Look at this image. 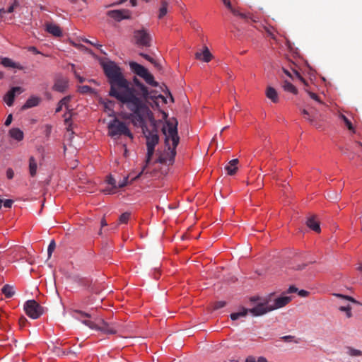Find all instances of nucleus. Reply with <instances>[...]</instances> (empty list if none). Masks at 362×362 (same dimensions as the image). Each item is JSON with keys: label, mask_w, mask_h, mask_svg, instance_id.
<instances>
[{"label": "nucleus", "mask_w": 362, "mask_h": 362, "mask_svg": "<svg viewBox=\"0 0 362 362\" xmlns=\"http://www.w3.org/2000/svg\"><path fill=\"white\" fill-rule=\"evenodd\" d=\"M112 83L110 95L125 105L127 108L132 112L129 119H132L135 127L141 128L146 139L147 153L145 165L141 171L132 178V181H134L145 173L146 167L151 160L155 147L159 141L158 129L155 124L153 112L146 104L134 95L133 90L128 88L127 81L117 78L112 81Z\"/></svg>", "instance_id": "1"}, {"label": "nucleus", "mask_w": 362, "mask_h": 362, "mask_svg": "<svg viewBox=\"0 0 362 362\" xmlns=\"http://www.w3.org/2000/svg\"><path fill=\"white\" fill-rule=\"evenodd\" d=\"M103 69L107 78V81L110 84V88L109 90V95L112 97L110 95V92L112 90V81L116 78H122L127 81V86L129 89L133 90L134 95L141 100L143 103L151 98L152 97L150 95V92L148 91V88L144 85L136 77H134L133 79V83L136 88L129 82L124 76L121 68L114 62L110 61L106 63H103L102 64Z\"/></svg>", "instance_id": "2"}, {"label": "nucleus", "mask_w": 362, "mask_h": 362, "mask_svg": "<svg viewBox=\"0 0 362 362\" xmlns=\"http://www.w3.org/2000/svg\"><path fill=\"white\" fill-rule=\"evenodd\" d=\"M166 126L162 131L165 135V145L166 150L159 156L158 161L160 163L172 164L174 162L176 156V148L180 141V137L177 133V121L172 118L166 121Z\"/></svg>", "instance_id": "3"}, {"label": "nucleus", "mask_w": 362, "mask_h": 362, "mask_svg": "<svg viewBox=\"0 0 362 362\" xmlns=\"http://www.w3.org/2000/svg\"><path fill=\"white\" fill-rule=\"evenodd\" d=\"M82 323L91 329L100 331L106 334H115L118 330L119 325L115 322L108 323L103 319H99L97 322L89 320H82Z\"/></svg>", "instance_id": "4"}, {"label": "nucleus", "mask_w": 362, "mask_h": 362, "mask_svg": "<svg viewBox=\"0 0 362 362\" xmlns=\"http://www.w3.org/2000/svg\"><path fill=\"white\" fill-rule=\"evenodd\" d=\"M108 135L114 139L119 138L121 136L124 135L130 139H133V134L127 127V124L118 119L115 118L107 125Z\"/></svg>", "instance_id": "5"}, {"label": "nucleus", "mask_w": 362, "mask_h": 362, "mask_svg": "<svg viewBox=\"0 0 362 362\" xmlns=\"http://www.w3.org/2000/svg\"><path fill=\"white\" fill-rule=\"evenodd\" d=\"M132 40L134 43L139 47L151 46L152 37L149 31L144 27L134 30Z\"/></svg>", "instance_id": "6"}, {"label": "nucleus", "mask_w": 362, "mask_h": 362, "mask_svg": "<svg viewBox=\"0 0 362 362\" xmlns=\"http://www.w3.org/2000/svg\"><path fill=\"white\" fill-rule=\"evenodd\" d=\"M27 315L33 319L39 318L43 313V308L35 300H27L24 305Z\"/></svg>", "instance_id": "7"}, {"label": "nucleus", "mask_w": 362, "mask_h": 362, "mask_svg": "<svg viewBox=\"0 0 362 362\" xmlns=\"http://www.w3.org/2000/svg\"><path fill=\"white\" fill-rule=\"evenodd\" d=\"M248 310L249 313L252 314L254 316L262 315L268 312L272 311V310H270V303L268 300L259 303L253 308Z\"/></svg>", "instance_id": "8"}, {"label": "nucleus", "mask_w": 362, "mask_h": 362, "mask_svg": "<svg viewBox=\"0 0 362 362\" xmlns=\"http://www.w3.org/2000/svg\"><path fill=\"white\" fill-rule=\"evenodd\" d=\"M107 15L118 22L131 18V12L127 9L111 10L107 11Z\"/></svg>", "instance_id": "9"}, {"label": "nucleus", "mask_w": 362, "mask_h": 362, "mask_svg": "<svg viewBox=\"0 0 362 362\" xmlns=\"http://www.w3.org/2000/svg\"><path fill=\"white\" fill-rule=\"evenodd\" d=\"M69 86V81L66 78L59 77L56 78L52 89L57 92L64 93Z\"/></svg>", "instance_id": "10"}, {"label": "nucleus", "mask_w": 362, "mask_h": 362, "mask_svg": "<svg viewBox=\"0 0 362 362\" xmlns=\"http://www.w3.org/2000/svg\"><path fill=\"white\" fill-rule=\"evenodd\" d=\"M23 92L21 87L16 86L12 88L4 96V101L8 106H12L15 99L16 93H21Z\"/></svg>", "instance_id": "11"}, {"label": "nucleus", "mask_w": 362, "mask_h": 362, "mask_svg": "<svg viewBox=\"0 0 362 362\" xmlns=\"http://www.w3.org/2000/svg\"><path fill=\"white\" fill-rule=\"evenodd\" d=\"M291 300V298L289 296H281L276 298L273 304H270V310H274L276 309L281 308L286 305Z\"/></svg>", "instance_id": "12"}, {"label": "nucleus", "mask_w": 362, "mask_h": 362, "mask_svg": "<svg viewBox=\"0 0 362 362\" xmlns=\"http://www.w3.org/2000/svg\"><path fill=\"white\" fill-rule=\"evenodd\" d=\"M129 67L135 74L140 77H143L148 71V70L145 68L144 66L135 62H129Z\"/></svg>", "instance_id": "13"}, {"label": "nucleus", "mask_w": 362, "mask_h": 362, "mask_svg": "<svg viewBox=\"0 0 362 362\" xmlns=\"http://www.w3.org/2000/svg\"><path fill=\"white\" fill-rule=\"evenodd\" d=\"M195 58L204 62H209L212 59V54L209 52V48L205 46L202 52H197L195 53Z\"/></svg>", "instance_id": "14"}, {"label": "nucleus", "mask_w": 362, "mask_h": 362, "mask_svg": "<svg viewBox=\"0 0 362 362\" xmlns=\"http://www.w3.org/2000/svg\"><path fill=\"white\" fill-rule=\"evenodd\" d=\"M45 30L55 37H60L62 35L59 26L54 23H47L45 24Z\"/></svg>", "instance_id": "15"}, {"label": "nucleus", "mask_w": 362, "mask_h": 362, "mask_svg": "<svg viewBox=\"0 0 362 362\" xmlns=\"http://www.w3.org/2000/svg\"><path fill=\"white\" fill-rule=\"evenodd\" d=\"M1 64L4 67L14 68L18 69L19 70L23 69V66L21 65L19 63L14 62L12 59L7 57L1 58Z\"/></svg>", "instance_id": "16"}, {"label": "nucleus", "mask_w": 362, "mask_h": 362, "mask_svg": "<svg viewBox=\"0 0 362 362\" xmlns=\"http://www.w3.org/2000/svg\"><path fill=\"white\" fill-rule=\"evenodd\" d=\"M239 163L238 159L235 158L228 162L226 165L225 170L229 175H233L235 174L238 170V164Z\"/></svg>", "instance_id": "17"}, {"label": "nucleus", "mask_w": 362, "mask_h": 362, "mask_svg": "<svg viewBox=\"0 0 362 362\" xmlns=\"http://www.w3.org/2000/svg\"><path fill=\"white\" fill-rule=\"evenodd\" d=\"M266 96L268 99L271 100L274 103H279V98L277 91L271 86H268L265 92Z\"/></svg>", "instance_id": "18"}, {"label": "nucleus", "mask_w": 362, "mask_h": 362, "mask_svg": "<svg viewBox=\"0 0 362 362\" xmlns=\"http://www.w3.org/2000/svg\"><path fill=\"white\" fill-rule=\"evenodd\" d=\"M306 225L308 226V228H310V229L317 233H320L321 230L320 223L315 220V216H311L308 218L306 221Z\"/></svg>", "instance_id": "19"}, {"label": "nucleus", "mask_w": 362, "mask_h": 362, "mask_svg": "<svg viewBox=\"0 0 362 362\" xmlns=\"http://www.w3.org/2000/svg\"><path fill=\"white\" fill-rule=\"evenodd\" d=\"M40 102V98L36 96H32L27 100L25 103L23 105L22 109L25 110L38 105Z\"/></svg>", "instance_id": "20"}, {"label": "nucleus", "mask_w": 362, "mask_h": 362, "mask_svg": "<svg viewBox=\"0 0 362 362\" xmlns=\"http://www.w3.org/2000/svg\"><path fill=\"white\" fill-rule=\"evenodd\" d=\"M37 163L33 156L29 158V173L31 177H35L37 173Z\"/></svg>", "instance_id": "21"}, {"label": "nucleus", "mask_w": 362, "mask_h": 362, "mask_svg": "<svg viewBox=\"0 0 362 362\" xmlns=\"http://www.w3.org/2000/svg\"><path fill=\"white\" fill-rule=\"evenodd\" d=\"M9 135L17 141H21L23 139V132L18 128H12L10 129Z\"/></svg>", "instance_id": "22"}, {"label": "nucleus", "mask_w": 362, "mask_h": 362, "mask_svg": "<svg viewBox=\"0 0 362 362\" xmlns=\"http://www.w3.org/2000/svg\"><path fill=\"white\" fill-rule=\"evenodd\" d=\"M169 6V3L165 0H162L160 1V7L158 11V18H163L168 13V8Z\"/></svg>", "instance_id": "23"}, {"label": "nucleus", "mask_w": 362, "mask_h": 362, "mask_svg": "<svg viewBox=\"0 0 362 362\" xmlns=\"http://www.w3.org/2000/svg\"><path fill=\"white\" fill-rule=\"evenodd\" d=\"M142 78L146 83L153 87H157L158 86V83L154 80L153 76L149 71H148Z\"/></svg>", "instance_id": "24"}, {"label": "nucleus", "mask_w": 362, "mask_h": 362, "mask_svg": "<svg viewBox=\"0 0 362 362\" xmlns=\"http://www.w3.org/2000/svg\"><path fill=\"white\" fill-rule=\"evenodd\" d=\"M2 293L6 298H11L14 295L13 287L9 284L4 285L1 288Z\"/></svg>", "instance_id": "25"}, {"label": "nucleus", "mask_w": 362, "mask_h": 362, "mask_svg": "<svg viewBox=\"0 0 362 362\" xmlns=\"http://www.w3.org/2000/svg\"><path fill=\"white\" fill-rule=\"evenodd\" d=\"M248 313V309L243 308L242 310L239 312L231 313L230 317L232 320H237L240 317H245Z\"/></svg>", "instance_id": "26"}, {"label": "nucleus", "mask_w": 362, "mask_h": 362, "mask_svg": "<svg viewBox=\"0 0 362 362\" xmlns=\"http://www.w3.org/2000/svg\"><path fill=\"white\" fill-rule=\"evenodd\" d=\"M282 87L285 91L290 92L293 94L298 93L297 88L292 83L288 82V81H284Z\"/></svg>", "instance_id": "27"}, {"label": "nucleus", "mask_w": 362, "mask_h": 362, "mask_svg": "<svg viewBox=\"0 0 362 362\" xmlns=\"http://www.w3.org/2000/svg\"><path fill=\"white\" fill-rule=\"evenodd\" d=\"M346 350L347 354H349L350 356L356 357L362 356V351L361 350L356 349L352 347H347Z\"/></svg>", "instance_id": "28"}, {"label": "nucleus", "mask_w": 362, "mask_h": 362, "mask_svg": "<svg viewBox=\"0 0 362 362\" xmlns=\"http://www.w3.org/2000/svg\"><path fill=\"white\" fill-rule=\"evenodd\" d=\"M339 117L344 122L349 130H354V126L351 122L345 115L340 114Z\"/></svg>", "instance_id": "29"}, {"label": "nucleus", "mask_w": 362, "mask_h": 362, "mask_svg": "<svg viewBox=\"0 0 362 362\" xmlns=\"http://www.w3.org/2000/svg\"><path fill=\"white\" fill-rule=\"evenodd\" d=\"M71 112H69V113H66L64 114V122H65V124L67 125V131H71Z\"/></svg>", "instance_id": "30"}, {"label": "nucleus", "mask_w": 362, "mask_h": 362, "mask_svg": "<svg viewBox=\"0 0 362 362\" xmlns=\"http://www.w3.org/2000/svg\"><path fill=\"white\" fill-rule=\"evenodd\" d=\"M339 310L341 312L346 313V317L350 318L352 316L351 313V307L350 305L347 306H341Z\"/></svg>", "instance_id": "31"}, {"label": "nucleus", "mask_w": 362, "mask_h": 362, "mask_svg": "<svg viewBox=\"0 0 362 362\" xmlns=\"http://www.w3.org/2000/svg\"><path fill=\"white\" fill-rule=\"evenodd\" d=\"M334 296L337 298H339L346 299V300L351 301L354 303H358V302L357 300H356L354 298L349 296H346V295H343V294H340V293H334Z\"/></svg>", "instance_id": "32"}, {"label": "nucleus", "mask_w": 362, "mask_h": 362, "mask_svg": "<svg viewBox=\"0 0 362 362\" xmlns=\"http://www.w3.org/2000/svg\"><path fill=\"white\" fill-rule=\"evenodd\" d=\"M130 213L124 212L119 218V223H127L130 218Z\"/></svg>", "instance_id": "33"}, {"label": "nucleus", "mask_w": 362, "mask_h": 362, "mask_svg": "<svg viewBox=\"0 0 362 362\" xmlns=\"http://www.w3.org/2000/svg\"><path fill=\"white\" fill-rule=\"evenodd\" d=\"M55 247H56L55 242H54V240H52L49 243L48 248H47L48 258L51 257L53 251L54 250Z\"/></svg>", "instance_id": "34"}, {"label": "nucleus", "mask_w": 362, "mask_h": 362, "mask_svg": "<svg viewBox=\"0 0 362 362\" xmlns=\"http://www.w3.org/2000/svg\"><path fill=\"white\" fill-rule=\"evenodd\" d=\"M78 283L79 285L87 288H89L91 284V281L89 279L84 278L78 279Z\"/></svg>", "instance_id": "35"}, {"label": "nucleus", "mask_w": 362, "mask_h": 362, "mask_svg": "<svg viewBox=\"0 0 362 362\" xmlns=\"http://www.w3.org/2000/svg\"><path fill=\"white\" fill-rule=\"evenodd\" d=\"M301 113L305 117V118L310 122L311 124H315V119L313 117H310L309 112L305 109L301 110Z\"/></svg>", "instance_id": "36"}, {"label": "nucleus", "mask_w": 362, "mask_h": 362, "mask_svg": "<svg viewBox=\"0 0 362 362\" xmlns=\"http://www.w3.org/2000/svg\"><path fill=\"white\" fill-rule=\"evenodd\" d=\"M93 90L92 88L88 86H82L78 87V91L81 93H88Z\"/></svg>", "instance_id": "37"}, {"label": "nucleus", "mask_w": 362, "mask_h": 362, "mask_svg": "<svg viewBox=\"0 0 362 362\" xmlns=\"http://www.w3.org/2000/svg\"><path fill=\"white\" fill-rule=\"evenodd\" d=\"M71 96L68 95L64 98H63L59 102L61 103V105H64L66 109H68V104L71 100Z\"/></svg>", "instance_id": "38"}, {"label": "nucleus", "mask_w": 362, "mask_h": 362, "mask_svg": "<svg viewBox=\"0 0 362 362\" xmlns=\"http://www.w3.org/2000/svg\"><path fill=\"white\" fill-rule=\"evenodd\" d=\"M107 182L109 185H112L114 189H117V181L111 175L107 177Z\"/></svg>", "instance_id": "39"}, {"label": "nucleus", "mask_w": 362, "mask_h": 362, "mask_svg": "<svg viewBox=\"0 0 362 362\" xmlns=\"http://www.w3.org/2000/svg\"><path fill=\"white\" fill-rule=\"evenodd\" d=\"M226 301H222V300L221 301H217L214 305V310H218V309L222 308L224 306H226Z\"/></svg>", "instance_id": "40"}, {"label": "nucleus", "mask_w": 362, "mask_h": 362, "mask_svg": "<svg viewBox=\"0 0 362 362\" xmlns=\"http://www.w3.org/2000/svg\"><path fill=\"white\" fill-rule=\"evenodd\" d=\"M18 5H19V3H18V0H15L14 2L8 7L7 11H6V12H7V13H12V12H13L14 9L17 6H18Z\"/></svg>", "instance_id": "41"}, {"label": "nucleus", "mask_w": 362, "mask_h": 362, "mask_svg": "<svg viewBox=\"0 0 362 362\" xmlns=\"http://www.w3.org/2000/svg\"><path fill=\"white\" fill-rule=\"evenodd\" d=\"M128 177H124L122 180H120L118 182H117V189L124 187L127 183Z\"/></svg>", "instance_id": "42"}, {"label": "nucleus", "mask_w": 362, "mask_h": 362, "mask_svg": "<svg viewBox=\"0 0 362 362\" xmlns=\"http://www.w3.org/2000/svg\"><path fill=\"white\" fill-rule=\"evenodd\" d=\"M28 51L33 52L35 54H42L40 51L37 50V49L34 46H30L27 48Z\"/></svg>", "instance_id": "43"}, {"label": "nucleus", "mask_w": 362, "mask_h": 362, "mask_svg": "<svg viewBox=\"0 0 362 362\" xmlns=\"http://www.w3.org/2000/svg\"><path fill=\"white\" fill-rule=\"evenodd\" d=\"M225 4V6L232 12V13H235V9L234 8H233L232 5H231V3L229 0L228 1H225V2L223 3Z\"/></svg>", "instance_id": "44"}, {"label": "nucleus", "mask_w": 362, "mask_h": 362, "mask_svg": "<svg viewBox=\"0 0 362 362\" xmlns=\"http://www.w3.org/2000/svg\"><path fill=\"white\" fill-rule=\"evenodd\" d=\"M14 176V172L11 168H8L6 170V177L8 179L11 180Z\"/></svg>", "instance_id": "45"}, {"label": "nucleus", "mask_w": 362, "mask_h": 362, "mask_svg": "<svg viewBox=\"0 0 362 362\" xmlns=\"http://www.w3.org/2000/svg\"><path fill=\"white\" fill-rule=\"evenodd\" d=\"M308 94L312 99L317 101L320 103H322V101L320 100V98L317 94L312 93V92H308Z\"/></svg>", "instance_id": "46"}, {"label": "nucleus", "mask_w": 362, "mask_h": 362, "mask_svg": "<svg viewBox=\"0 0 362 362\" xmlns=\"http://www.w3.org/2000/svg\"><path fill=\"white\" fill-rule=\"evenodd\" d=\"M4 202V206L6 208H11L12 206V204L13 203V201L12 199H6Z\"/></svg>", "instance_id": "47"}, {"label": "nucleus", "mask_w": 362, "mask_h": 362, "mask_svg": "<svg viewBox=\"0 0 362 362\" xmlns=\"http://www.w3.org/2000/svg\"><path fill=\"white\" fill-rule=\"evenodd\" d=\"M115 189L112 187V188H105L103 190V192L105 194H113L115 193Z\"/></svg>", "instance_id": "48"}, {"label": "nucleus", "mask_w": 362, "mask_h": 362, "mask_svg": "<svg viewBox=\"0 0 362 362\" xmlns=\"http://www.w3.org/2000/svg\"><path fill=\"white\" fill-rule=\"evenodd\" d=\"M27 322V319L22 316L19 318V325L21 327H24Z\"/></svg>", "instance_id": "49"}, {"label": "nucleus", "mask_w": 362, "mask_h": 362, "mask_svg": "<svg viewBox=\"0 0 362 362\" xmlns=\"http://www.w3.org/2000/svg\"><path fill=\"white\" fill-rule=\"evenodd\" d=\"M298 289L295 287L294 286H291L287 290L286 293H296V292H298Z\"/></svg>", "instance_id": "50"}, {"label": "nucleus", "mask_w": 362, "mask_h": 362, "mask_svg": "<svg viewBox=\"0 0 362 362\" xmlns=\"http://www.w3.org/2000/svg\"><path fill=\"white\" fill-rule=\"evenodd\" d=\"M12 119H13L12 115L11 114L8 115L7 118H6V121H5L4 124L6 126H9L11 124V123L12 122Z\"/></svg>", "instance_id": "51"}, {"label": "nucleus", "mask_w": 362, "mask_h": 362, "mask_svg": "<svg viewBox=\"0 0 362 362\" xmlns=\"http://www.w3.org/2000/svg\"><path fill=\"white\" fill-rule=\"evenodd\" d=\"M75 77L78 80L80 83H83L85 81V78L81 76L76 71H74Z\"/></svg>", "instance_id": "52"}, {"label": "nucleus", "mask_w": 362, "mask_h": 362, "mask_svg": "<svg viewBox=\"0 0 362 362\" xmlns=\"http://www.w3.org/2000/svg\"><path fill=\"white\" fill-rule=\"evenodd\" d=\"M139 55L141 56L142 57H144L145 59H146L147 61H148L150 62L153 61V59L151 57H150L149 55L146 54L140 53Z\"/></svg>", "instance_id": "53"}, {"label": "nucleus", "mask_w": 362, "mask_h": 362, "mask_svg": "<svg viewBox=\"0 0 362 362\" xmlns=\"http://www.w3.org/2000/svg\"><path fill=\"white\" fill-rule=\"evenodd\" d=\"M298 293L301 297H306L308 296L309 292L305 290H300L298 291Z\"/></svg>", "instance_id": "54"}, {"label": "nucleus", "mask_w": 362, "mask_h": 362, "mask_svg": "<svg viewBox=\"0 0 362 362\" xmlns=\"http://www.w3.org/2000/svg\"><path fill=\"white\" fill-rule=\"evenodd\" d=\"M151 63L154 66L156 69H157L158 70H161V65L154 59L153 61H152Z\"/></svg>", "instance_id": "55"}, {"label": "nucleus", "mask_w": 362, "mask_h": 362, "mask_svg": "<svg viewBox=\"0 0 362 362\" xmlns=\"http://www.w3.org/2000/svg\"><path fill=\"white\" fill-rule=\"evenodd\" d=\"M294 337L291 336V335H286V336H284L282 337V339L284 341H291L293 339Z\"/></svg>", "instance_id": "56"}, {"label": "nucleus", "mask_w": 362, "mask_h": 362, "mask_svg": "<svg viewBox=\"0 0 362 362\" xmlns=\"http://www.w3.org/2000/svg\"><path fill=\"white\" fill-rule=\"evenodd\" d=\"M233 14H234L235 16H238L241 17L242 18H246V16L244 13H240V11H238L236 9H235V13H233Z\"/></svg>", "instance_id": "57"}, {"label": "nucleus", "mask_w": 362, "mask_h": 362, "mask_svg": "<svg viewBox=\"0 0 362 362\" xmlns=\"http://www.w3.org/2000/svg\"><path fill=\"white\" fill-rule=\"evenodd\" d=\"M75 313L80 314L83 317H90V315L81 311L76 310Z\"/></svg>", "instance_id": "58"}, {"label": "nucleus", "mask_w": 362, "mask_h": 362, "mask_svg": "<svg viewBox=\"0 0 362 362\" xmlns=\"http://www.w3.org/2000/svg\"><path fill=\"white\" fill-rule=\"evenodd\" d=\"M257 362H268V361L265 357L260 356L257 358Z\"/></svg>", "instance_id": "59"}, {"label": "nucleus", "mask_w": 362, "mask_h": 362, "mask_svg": "<svg viewBox=\"0 0 362 362\" xmlns=\"http://www.w3.org/2000/svg\"><path fill=\"white\" fill-rule=\"evenodd\" d=\"M63 106H64V105H61L60 102H59V103H58L57 107L56 108L55 112H56L57 113V112H59L62 110V107H63Z\"/></svg>", "instance_id": "60"}, {"label": "nucleus", "mask_w": 362, "mask_h": 362, "mask_svg": "<svg viewBox=\"0 0 362 362\" xmlns=\"http://www.w3.org/2000/svg\"><path fill=\"white\" fill-rule=\"evenodd\" d=\"M83 41H84L85 42H86V43H89V44H90V45H94V46L101 47V45H95V44H94L93 42H92L90 40H88V39H84V40H83Z\"/></svg>", "instance_id": "61"}, {"label": "nucleus", "mask_w": 362, "mask_h": 362, "mask_svg": "<svg viewBox=\"0 0 362 362\" xmlns=\"http://www.w3.org/2000/svg\"><path fill=\"white\" fill-rule=\"evenodd\" d=\"M240 110V106L239 103L238 102H236L235 107H233L232 110L239 111Z\"/></svg>", "instance_id": "62"}, {"label": "nucleus", "mask_w": 362, "mask_h": 362, "mask_svg": "<svg viewBox=\"0 0 362 362\" xmlns=\"http://www.w3.org/2000/svg\"><path fill=\"white\" fill-rule=\"evenodd\" d=\"M245 362H256V361L254 357L250 356V357L247 358Z\"/></svg>", "instance_id": "63"}, {"label": "nucleus", "mask_w": 362, "mask_h": 362, "mask_svg": "<svg viewBox=\"0 0 362 362\" xmlns=\"http://www.w3.org/2000/svg\"><path fill=\"white\" fill-rule=\"evenodd\" d=\"M100 224H101V226H102V227L106 226L107 225V223L106 220L105 219V218H102L101 222H100Z\"/></svg>", "instance_id": "64"}]
</instances>
